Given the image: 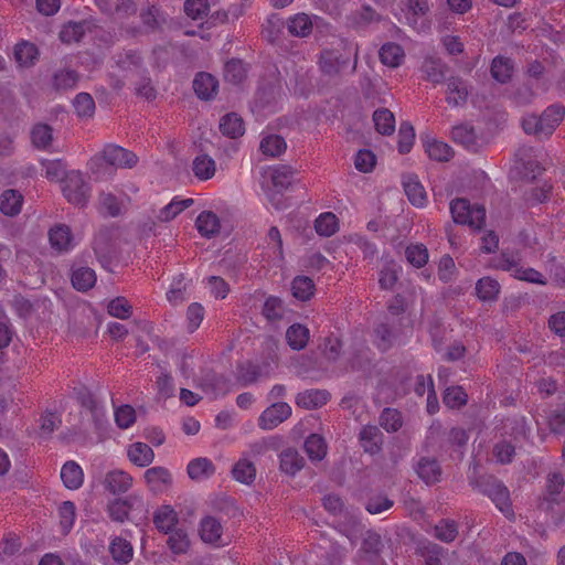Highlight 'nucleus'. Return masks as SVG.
<instances>
[{
  "instance_id": "nucleus-1",
  "label": "nucleus",
  "mask_w": 565,
  "mask_h": 565,
  "mask_svg": "<svg viewBox=\"0 0 565 565\" xmlns=\"http://www.w3.org/2000/svg\"><path fill=\"white\" fill-rule=\"evenodd\" d=\"M295 173L296 171L291 167L282 164L273 166L264 170L262 188L269 202L276 209L282 206L280 194L291 185Z\"/></svg>"
},
{
  "instance_id": "nucleus-2",
  "label": "nucleus",
  "mask_w": 565,
  "mask_h": 565,
  "mask_svg": "<svg viewBox=\"0 0 565 565\" xmlns=\"http://www.w3.org/2000/svg\"><path fill=\"white\" fill-rule=\"evenodd\" d=\"M565 116V107L559 104L548 106L542 116L526 115L522 119L525 134L539 139L548 138Z\"/></svg>"
},
{
  "instance_id": "nucleus-3",
  "label": "nucleus",
  "mask_w": 565,
  "mask_h": 565,
  "mask_svg": "<svg viewBox=\"0 0 565 565\" xmlns=\"http://www.w3.org/2000/svg\"><path fill=\"white\" fill-rule=\"evenodd\" d=\"M454 222L480 230L486 221V210L481 205H471L466 199H456L450 203Z\"/></svg>"
},
{
  "instance_id": "nucleus-4",
  "label": "nucleus",
  "mask_w": 565,
  "mask_h": 565,
  "mask_svg": "<svg viewBox=\"0 0 565 565\" xmlns=\"http://www.w3.org/2000/svg\"><path fill=\"white\" fill-rule=\"evenodd\" d=\"M497 268L509 271L513 277L520 280L537 285L546 284L540 271L521 265V257L519 254L502 253L498 260Z\"/></svg>"
},
{
  "instance_id": "nucleus-5",
  "label": "nucleus",
  "mask_w": 565,
  "mask_h": 565,
  "mask_svg": "<svg viewBox=\"0 0 565 565\" xmlns=\"http://www.w3.org/2000/svg\"><path fill=\"white\" fill-rule=\"evenodd\" d=\"M66 200L78 206H84L89 198V186L79 171L70 172L62 188Z\"/></svg>"
},
{
  "instance_id": "nucleus-6",
  "label": "nucleus",
  "mask_w": 565,
  "mask_h": 565,
  "mask_svg": "<svg viewBox=\"0 0 565 565\" xmlns=\"http://www.w3.org/2000/svg\"><path fill=\"white\" fill-rule=\"evenodd\" d=\"M98 160L115 169H129L137 163L135 153L116 145H107L100 152V156L95 157L93 161Z\"/></svg>"
},
{
  "instance_id": "nucleus-7",
  "label": "nucleus",
  "mask_w": 565,
  "mask_h": 565,
  "mask_svg": "<svg viewBox=\"0 0 565 565\" xmlns=\"http://www.w3.org/2000/svg\"><path fill=\"white\" fill-rule=\"evenodd\" d=\"M291 415V407L284 402L274 403L258 418V426L264 430L276 428Z\"/></svg>"
},
{
  "instance_id": "nucleus-8",
  "label": "nucleus",
  "mask_w": 565,
  "mask_h": 565,
  "mask_svg": "<svg viewBox=\"0 0 565 565\" xmlns=\"http://www.w3.org/2000/svg\"><path fill=\"white\" fill-rule=\"evenodd\" d=\"M113 2L114 0H95L99 10L111 17L114 21H122L124 19L134 15L137 11L134 0H117L115 7H113Z\"/></svg>"
},
{
  "instance_id": "nucleus-9",
  "label": "nucleus",
  "mask_w": 565,
  "mask_h": 565,
  "mask_svg": "<svg viewBox=\"0 0 565 565\" xmlns=\"http://www.w3.org/2000/svg\"><path fill=\"white\" fill-rule=\"evenodd\" d=\"M399 331L396 329V320H388L380 323L374 330V343L381 351H386L399 343Z\"/></svg>"
},
{
  "instance_id": "nucleus-10",
  "label": "nucleus",
  "mask_w": 565,
  "mask_h": 565,
  "mask_svg": "<svg viewBox=\"0 0 565 565\" xmlns=\"http://www.w3.org/2000/svg\"><path fill=\"white\" fill-rule=\"evenodd\" d=\"M470 94L468 83L459 76H450L447 79L446 102L448 105L458 107L467 103Z\"/></svg>"
},
{
  "instance_id": "nucleus-11",
  "label": "nucleus",
  "mask_w": 565,
  "mask_h": 565,
  "mask_svg": "<svg viewBox=\"0 0 565 565\" xmlns=\"http://www.w3.org/2000/svg\"><path fill=\"white\" fill-rule=\"evenodd\" d=\"M483 493L491 499L495 507L508 518L513 516L511 509L510 493L507 487L502 483L493 481L488 483Z\"/></svg>"
},
{
  "instance_id": "nucleus-12",
  "label": "nucleus",
  "mask_w": 565,
  "mask_h": 565,
  "mask_svg": "<svg viewBox=\"0 0 565 565\" xmlns=\"http://www.w3.org/2000/svg\"><path fill=\"white\" fill-rule=\"evenodd\" d=\"M200 536L203 542L215 545H225L223 539V525L218 519L212 515L204 516L200 522Z\"/></svg>"
},
{
  "instance_id": "nucleus-13",
  "label": "nucleus",
  "mask_w": 565,
  "mask_h": 565,
  "mask_svg": "<svg viewBox=\"0 0 565 565\" xmlns=\"http://www.w3.org/2000/svg\"><path fill=\"white\" fill-rule=\"evenodd\" d=\"M145 481L153 493L164 492L172 483L170 471L164 467H152L145 471Z\"/></svg>"
},
{
  "instance_id": "nucleus-14",
  "label": "nucleus",
  "mask_w": 565,
  "mask_h": 565,
  "mask_svg": "<svg viewBox=\"0 0 565 565\" xmlns=\"http://www.w3.org/2000/svg\"><path fill=\"white\" fill-rule=\"evenodd\" d=\"M420 71L424 79L440 84L446 77L448 66L438 57L427 56L422 63Z\"/></svg>"
},
{
  "instance_id": "nucleus-15",
  "label": "nucleus",
  "mask_w": 565,
  "mask_h": 565,
  "mask_svg": "<svg viewBox=\"0 0 565 565\" xmlns=\"http://www.w3.org/2000/svg\"><path fill=\"white\" fill-rule=\"evenodd\" d=\"M103 483L113 494L125 493L132 487V477L124 470L115 469L106 473Z\"/></svg>"
},
{
  "instance_id": "nucleus-16",
  "label": "nucleus",
  "mask_w": 565,
  "mask_h": 565,
  "mask_svg": "<svg viewBox=\"0 0 565 565\" xmlns=\"http://www.w3.org/2000/svg\"><path fill=\"white\" fill-rule=\"evenodd\" d=\"M404 191L409 202L417 207H424L427 203V193L416 175L408 174L403 179Z\"/></svg>"
},
{
  "instance_id": "nucleus-17",
  "label": "nucleus",
  "mask_w": 565,
  "mask_h": 565,
  "mask_svg": "<svg viewBox=\"0 0 565 565\" xmlns=\"http://www.w3.org/2000/svg\"><path fill=\"white\" fill-rule=\"evenodd\" d=\"M195 226L202 237L213 238L221 231V221L212 211H203L195 220Z\"/></svg>"
},
{
  "instance_id": "nucleus-18",
  "label": "nucleus",
  "mask_w": 565,
  "mask_h": 565,
  "mask_svg": "<svg viewBox=\"0 0 565 565\" xmlns=\"http://www.w3.org/2000/svg\"><path fill=\"white\" fill-rule=\"evenodd\" d=\"M423 143L425 152L431 160L444 162L449 161L454 156L451 147L436 138L426 136L423 138Z\"/></svg>"
},
{
  "instance_id": "nucleus-19",
  "label": "nucleus",
  "mask_w": 565,
  "mask_h": 565,
  "mask_svg": "<svg viewBox=\"0 0 565 565\" xmlns=\"http://www.w3.org/2000/svg\"><path fill=\"white\" fill-rule=\"evenodd\" d=\"M49 239L52 248L63 253L75 246L71 230L66 225H56L49 232Z\"/></svg>"
},
{
  "instance_id": "nucleus-20",
  "label": "nucleus",
  "mask_w": 565,
  "mask_h": 565,
  "mask_svg": "<svg viewBox=\"0 0 565 565\" xmlns=\"http://www.w3.org/2000/svg\"><path fill=\"white\" fill-rule=\"evenodd\" d=\"M128 459L138 467H148L154 460L152 448L146 443L136 441L127 448Z\"/></svg>"
},
{
  "instance_id": "nucleus-21",
  "label": "nucleus",
  "mask_w": 565,
  "mask_h": 565,
  "mask_svg": "<svg viewBox=\"0 0 565 565\" xmlns=\"http://www.w3.org/2000/svg\"><path fill=\"white\" fill-rule=\"evenodd\" d=\"M218 82L209 73H199L193 81V88L199 98L209 100L217 92Z\"/></svg>"
},
{
  "instance_id": "nucleus-22",
  "label": "nucleus",
  "mask_w": 565,
  "mask_h": 565,
  "mask_svg": "<svg viewBox=\"0 0 565 565\" xmlns=\"http://www.w3.org/2000/svg\"><path fill=\"white\" fill-rule=\"evenodd\" d=\"M303 465L302 456L295 448H287L279 455V467L286 475L295 476L302 469Z\"/></svg>"
},
{
  "instance_id": "nucleus-23",
  "label": "nucleus",
  "mask_w": 565,
  "mask_h": 565,
  "mask_svg": "<svg viewBox=\"0 0 565 565\" xmlns=\"http://www.w3.org/2000/svg\"><path fill=\"white\" fill-rule=\"evenodd\" d=\"M153 523L159 531L168 534L177 530L178 514L172 507L163 505L154 512Z\"/></svg>"
},
{
  "instance_id": "nucleus-24",
  "label": "nucleus",
  "mask_w": 565,
  "mask_h": 565,
  "mask_svg": "<svg viewBox=\"0 0 565 565\" xmlns=\"http://www.w3.org/2000/svg\"><path fill=\"white\" fill-rule=\"evenodd\" d=\"M61 479L67 489L76 490L84 482V472L77 462L71 460L63 465Z\"/></svg>"
},
{
  "instance_id": "nucleus-25",
  "label": "nucleus",
  "mask_w": 565,
  "mask_h": 565,
  "mask_svg": "<svg viewBox=\"0 0 565 565\" xmlns=\"http://www.w3.org/2000/svg\"><path fill=\"white\" fill-rule=\"evenodd\" d=\"M416 472L426 484L438 482L441 476L438 462L430 458H422L416 465Z\"/></svg>"
},
{
  "instance_id": "nucleus-26",
  "label": "nucleus",
  "mask_w": 565,
  "mask_h": 565,
  "mask_svg": "<svg viewBox=\"0 0 565 565\" xmlns=\"http://www.w3.org/2000/svg\"><path fill=\"white\" fill-rule=\"evenodd\" d=\"M329 393L321 390H307L299 393L296 398L298 406L306 409L321 407L329 401Z\"/></svg>"
},
{
  "instance_id": "nucleus-27",
  "label": "nucleus",
  "mask_w": 565,
  "mask_h": 565,
  "mask_svg": "<svg viewBox=\"0 0 565 565\" xmlns=\"http://www.w3.org/2000/svg\"><path fill=\"white\" fill-rule=\"evenodd\" d=\"M23 196L17 190H6L0 195V211L8 216H14L21 212Z\"/></svg>"
},
{
  "instance_id": "nucleus-28",
  "label": "nucleus",
  "mask_w": 565,
  "mask_h": 565,
  "mask_svg": "<svg viewBox=\"0 0 565 565\" xmlns=\"http://www.w3.org/2000/svg\"><path fill=\"white\" fill-rule=\"evenodd\" d=\"M192 171L200 181H206L215 175L216 163L210 156L202 153L193 159Z\"/></svg>"
},
{
  "instance_id": "nucleus-29",
  "label": "nucleus",
  "mask_w": 565,
  "mask_h": 565,
  "mask_svg": "<svg viewBox=\"0 0 565 565\" xmlns=\"http://www.w3.org/2000/svg\"><path fill=\"white\" fill-rule=\"evenodd\" d=\"M360 441L364 451L374 455L381 450L382 433L376 426H364L360 431Z\"/></svg>"
},
{
  "instance_id": "nucleus-30",
  "label": "nucleus",
  "mask_w": 565,
  "mask_h": 565,
  "mask_svg": "<svg viewBox=\"0 0 565 565\" xmlns=\"http://www.w3.org/2000/svg\"><path fill=\"white\" fill-rule=\"evenodd\" d=\"M310 338L309 329L300 323L290 326L286 331V340L288 345L296 351L306 348Z\"/></svg>"
},
{
  "instance_id": "nucleus-31",
  "label": "nucleus",
  "mask_w": 565,
  "mask_h": 565,
  "mask_svg": "<svg viewBox=\"0 0 565 565\" xmlns=\"http://www.w3.org/2000/svg\"><path fill=\"white\" fill-rule=\"evenodd\" d=\"M109 553L116 563L122 565L131 561L134 550L130 542L127 540L115 537L109 544Z\"/></svg>"
},
{
  "instance_id": "nucleus-32",
  "label": "nucleus",
  "mask_w": 565,
  "mask_h": 565,
  "mask_svg": "<svg viewBox=\"0 0 565 565\" xmlns=\"http://www.w3.org/2000/svg\"><path fill=\"white\" fill-rule=\"evenodd\" d=\"M381 62L390 67H398L405 57L404 50L396 43H385L380 50Z\"/></svg>"
},
{
  "instance_id": "nucleus-33",
  "label": "nucleus",
  "mask_w": 565,
  "mask_h": 565,
  "mask_svg": "<svg viewBox=\"0 0 565 565\" xmlns=\"http://www.w3.org/2000/svg\"><path fill=\"white\" fill-rule=\"evenodd\" d=\"M186 470L192 480L207 479L215 472L214 465L207 458H196L191 460Z\"/></svg>"
},
{
  "instance_id": "nucleus-34",
  "label": "nucleus",
  "mask_w": 565,
  "mask_h": 565,
  "mask_svg": "<svg viewBox=\"0 0 565 565\" xmlns=\"http://www.w3.org/2000/svg\"><path fill=\"white\" fill-rule=\"evenodd\" d=\"M38 55V47L33 43L22 41L14 47V58L21 67H29L33 65Z\"/></svg>"
},
{
  "instance_id": "nucleus-35",
  "label": "nucleus",
  "mask_w": 565,
  "mask_h": 565,
  "mask_svg": "<svg viewBox=\"0 0 565 565\" xmlns=\"http://www.w3.org/2000/svg\"><path fill=\"white\" fill-rule=\"evenodd\" d=\"M194 203L193 199H179L174 198L170 203H168L166 206H163L159 214L157 215V218L160 222H170L174 217H177L181 212H183L185 209L190 207Z\"/></svg>"
},
{
  "instance_id": "nucleus-36",
  "label": "nucleus",
  "mask_w": 565,
  "mask_h": 565,
  "mask_svg": "<svg viewBox=\"0 0 565 565\" xmlns=\"http://www.w3.org/2000/svg\"><path fill=\"white\" fill-rule=\"evenodd\" d=\"M220 129L223 135L233 139L241 137L245 131L243 119L234 113L222 117Z\"/></svg>"
},
{
  "instance_id": "nucleus-37",
  "label": "nucleus",
  "mask_w": 565,
  "mask_h": 565,
  "mask_svg": "<svg viewBox=\"0 0 565 565\" xmlns=\"http://www.w3.org/2000/svg\"><path fill=\"white\" fill-rule=\"evenodd\" d=\"M305 451L311 461H320L327 455V444L318 434H311L305 440Z\"/></svg>"
},
{
  "instance_id": "nucleus-38",
  "label": "nucleus",
  "mask_w": 565,
  "mask_h": 565,
  "mask_svg": "<svg viewBox=\"0 0 565 565\" xmlns=\"http://www.w3.org/2000/svg\"><path fill=\"white\" fill-rule=\"evenodd\" d=\"M373 121L377 132L392 135L395 131L394 114L387 108L376 109L373 114Z\"/></svg>"
},
{
  "instance_id": "nucleus-39",
  "label": "nucleus",
  "mask_w": 565,
  "mask_h": 565,
  "mask_svg": "<svg viewBox=\"0 0 565 565\" xmlns=\"http://www.w3.org/2000/svg\"><path fill=\"white\" fill-rule=\"evenodd\" d=\"M73 287L79 291H87L96 284V274L89 267H78L72 274Z\"/></svg>"
},
{
  "instance_id": "nucleus-40",
  "label": "nucleus",
  "mask_w": 565,
  "mask_h": 565,
  "mask_svg": "<svg viewBox=\"0 0 565 565\" xmlns=\"http://www.w3.org/2000/svg\"><path fill=\"white\" fill-rule=\"evenodd\" d=\"M232 475L236 481L249 484L256 477L255 465L250 460L242 458L233 467Z\"/></svg>"
},
{
  "instance_id": "nucleus-41",
  "label": "nucleus",
  "mask_w": 565,
  "mask_h": 565,
  "mask_svg": "<svg viewBox=\"0 0 565 565\" xmlns=\"http://www.w3.org/2000/svg\"><path fill=\"white\" fill-rule=\"evenodd\" d=\"M320 70L327 75H335L345 64L342 56L334 51H323L320 56Z\"/></svg>"
},
{
  "instance_id": "nucleus-42",
  "label": "nucleus",
  "mask_w": 565,
  "mask_h": 565,
  "mask_svg": "<svg viewBox=\"0 0 565 565\" xmlns=\"http://www.w3.org/2000/svg\"><path fill=\"white\" fill-rule=\"evenodd\" d=\"M288 31L295 36L305 38L312 31V20L306 13H297L288 20Z\"/></svg>"
},
{
  "instance_id": "nucleus-43",
  "label": "nucleus",
  "mask_w": 565,
  "mask_h": 565,
  "mask_svg": "<svg viewBox=\"0 0 565 565\" xmlns=\"http://www.w3.org/2000/svg\"><path fill=\"white\" fill-rule=\"evenodd\" d=\"M286 141L278 135H268L260 141L259 149L267 157H277L285 152Z\"/></svg>"
},
{
  "instance_id": "nucleus-44",
  "label": "nucleus",
  "mask_w": 565,
  "mask_h": 565,
  "mask_svg": "<svg viewBox=\"0 0 565 565\" xmlns=\"http://www.w3.org/2000/svg\"><path fill=\"white\" fill-rule=\"evenodd\" d=\"M291 291L295 298L306 301L309 300L315 291V284L307 276H297L291 284Z\"/></svg>"
},
{
  "instance_id": "nucleus-45",
  "label": "nucleus",
  "mask_w": 565,
  "mask_h": 565,
  "mask_svg": "<svg viewBox=\"0 0 565 565\" xmlns=\"http://www.w3.org/2000/svg\"><path fill=\"white\" fill-rule=\"evenodd\" d=\"M512 72L513 65L510 58L502 56L493 58L491 64V75L495 81L507 83L511 78Z\"/></svg>"
},
{
  "instance_id": "nucleus-46",
  "label": "nucleus",
  "mask_w": 565,
  "mask_h": 565,
  "mask_svg": "<svg viewBox=\"0 0 565 565\" xmlns=\"http://www.w3.org/2000/svg\"><path fill=\"white\" fill-rule=\"evenodd\" d=\"M315 228L320 236H332L339 228L338 218L331 212L322 213L317 217Z\"/></svg>"
},
{
  "instance_id": "nucleus-47",
  "label": "nucleus",
  "mask_w": 565,
  "mask_h": 565,
  "mask_svg": "<svg viewBox=\"0 0 565 565\" xmlns=\"http://www.w3.org/2000/svg\"><path fill=\"white\" fill-rule=\"evenodd\" d=\"M31 140L38 149H49L53 141L52 128L45 124H38L31 130Z\"/></svg>"
},
{
  "instance_id": "nucleus-48",
  "label": "nucleus",
  "mask_w": 565,
  "mask_h": 565,
  "mask_svg": "<svg viewBox=\"0 0 565 565\" xmlns=\"http://www.w3.org/2000/svg\"><path fill=\"white\" fill-rule=\"evenodd\" d=\"M87 25L88 23L86 21L70 22L65 24L60 32L61 41L68 44L78 42L87 30Z\"/></svg>"
},
{
  "instance_id": "nucleus-49",
  "label": "nucleus",
  "mask_w": 565,
  "mask_h": 565,
  "mask_svg": "<svg viewBox=\"0 0 565 565\" xmlns=\"http://www.w3.org/2000/svg\"><path fill=\"white\" fill-rule=\"evenodd\" d=\"M499 282L490 277H483L479 279L476 285L477 296L483 301L494 300L499 294Z\"/></svg>"
},
{
  "instance_id": "nucleus-50",
  "label": "nucleus",
  "mask_w": 565,
  "mask_h": 565,
  "mask_svg": "<svg viewBox=\"0 0 565 565\" xmlns=\"http://www.w3.org/2000/svg\"><path fill=\"white\" fill-rule=\"evenodd\" d=\"M131 505L126 499H115L107 504L108 516L115 521L122 523L129 514Z\"/></svg>"
},
{
  "instance_id": "nucleus-51",
  "label": "nucleus",
  "mask_w": 565,
  "mask_h": 565,
  "mask_svg": "<svg viewBox=\"0 0 565 565\" xmlns=\"http://www.w3.org/2000/svg\"><path fill=\"white\" fill-rule=\"evenodd\" d=\"M58 516L63 533H68L76 519L75 504L72 501H64L58 508Z\"/></svg>"
},
{
  "instance_id": "nucleus-52",
  "label": "nucleus",
  "mask_w": 565,
  "mask_h": 565,
  "mask_svg": "<svg viewBox=\"0 0 565 565\" xmlns=\"http://www.w3.org/2000/svg\"><path fill=\"white\" fill-rule=\"evenodd\" d=\"M406 259L415 267L420 268L428 262V250L423 244H413L405 250Z\"/></svg>"
},
{
  "instance_id": "nucleus-53",
  "label": "nucleus",
  "mask_w": 565,
  "mask_h": 565,
  "mask_svg": "<svg viewBox=\"0 0 565 565\" xmlns=\"http://www.w3.org/2000/svg\"><path fill=\"white\" fill-rule=\"evenodd\" d=\"M169 534L170 535L168 537L167 544L171 552L174 554L185 553L190 546L188 534L181 529H177Z\"/></svg>"
},
{
  "instance_id": "nucleus-54",
  "label": "nucleus",
  "mask_w": 565,
  "mask_h": 565,
  "mask_svg": "<svg viewBox=\"0 0 565 565\" xmlns=\"http://www.w3.org/2000/svg\"><path fill=\"white\" fill-rule=\"evenodd\" d=\"M414 140V127L407 121L402 122L398 130V151L403 154L408 153L413 148Z\"/></svg>"
},
{
  "instance_id": "nucleus-55",
  "label": "nucleus",
  "mask_w": 565,
  "mask_h": 565,
  "mask_svg": "<svg viewBox=\"0 0 565 565\" xmlns=\"http://www.w3.org/2000/svg\"><path fill=\"white\" fill-rule=\"evenodd\" d=\"M246 76V70L242 61L231 60L225 64L224 77L228 83L239 84Z\"/></svg>"
},
{
  "instance_id": "nucleus-56",
  "label": "nucleus",
  "mask_w": 565,
  "mask_h": 565,
  "mask_svg": "<svg viewBox=\"0 0 565 565\" xmlns=\"http://www.w3.org/2000/svg\"><path fill=\"white\" fill-rule=\"evenodd\" d=\"M114 415L115 422L120 429H127L136 422V411L128 404L116 407Z\"/></svg>"
},
{
  "instance_id": "nucleus-57",
  "label": "nucleus",
  "mask_w": 565,
  "mask_h": 565,
  "mask_svg": "<svg viewBox=\"0 0 565 565\" xmlns=\"http://www.w3.org/2000/svg\"><path fill=\"white\" fill-rule=\"evenodd\" d=\"M435 536L446 543L452 542L458 535V526L456 522L450 520H441L434 529Z\"/></svg>"
},
{
  "instance_id": "nucleus-58",
  "label": "nucleus",
  "mask_w": 565,
  "mask_h": 565,
  "mask_svg": "<svg viewBox=\"0 0 565 565\" xmlns=\"http://www.w3.org/2000/svg\"><path fill=\"white\" fill-rule=\"evenodd\" d=\"M406 8H407V20L411 24H416V19L418 17L426 15L429 10V0H407L406 1Z\"/></svg>"
},
{
  "instance_id": "nucleus-59",
  "label": "nucleus",
  "mask_w": 565,
  "mask_h": 565,
  "mask_svg": "<svg viewBox=\"0 0 565 565\" xmlns=\"http://www.w3.org/2000/svg\"><path fill=\"white\" fill-rule=\"evenodd\" d=\"M76 114L79 117H90L95 111V103L93 97L87 93H79L73 102Z\"/></svg>"
},
{
  "instance_id": "nucleus-60",
  "label": "nucleus",
  "mask_w": 565,
  "mask_h": 565,
  "mask_svg": "<svg viewBox=\"0 0 565 565\" xmlns=\"http://www.w3.org/2000/svg\"><path fill=\"white\" fill-rule=\"evenodd\" d=\"M444 403L449 408H459L467 403V394L460 386H451L445 391Z\"/></svg>"
},
{
  "instance_id": "nucleus-61",
  "label": "nucleus",
  "mask_w": 565,
  "mask_h": 565,
  "mask_svg": "<svg viewBox=\"0 0 565 565\" xmlns=\"http://www.w3.org/2000/svg\"><path fill=\"white\" fill-rule=\"evenodd\" d=\"M282 28V20L278 15L271 14L267 18L265 24L263 25V35L267 39V41L273 43L279 38Z\"/></svg>"
},
{
  "instance_id": "nucleus-62",
  "label": "nucleus",
  "mask_w": 565,
  "mask_h": 565,
  "mask_svg": "<svg viewBox=\"0 0 565 565\" xmlns=\"http://www.w3.org/2000/svg\"><path fill=\"white\" fill-rule=\"evenodd\" d=\"M380 423H381V426L386 430V431H396L401 428L402 426V416H401V413L397 412L396 409H392V408H385L382 414H381V417H380Z\"/></svg>"
},
{
  "instance_id": "nucleus-63",
  "label": "nucleus",
  "mask_w": 565,
  "mask_h": 565,
  "mask_svg": "<svg viewBox=\"0 0 565 565\" xmlns=\"http://www.w3.org/2000/svg\"><path fill=\"white\" fill-rule=\"evenodd\" d=\"M108 313L118 319H127L131 316V306L124 297H117L108 303Z\"/></svg>"
},
{
  "instance_id": "nucleus-64",
  "label": "nucleus",
  "mask_w": 565,
  "mask_h": 565,
  "mask_svg": "<svg viewBox=\"0 0 565 565\" xmlns=\"http://www.w3.org/2000/svg\"><path fill=\"white\" fill-rule=\"evenodd\" d=\"M263 315L269 321L281 319L284 315L282 301L276 297L267 298L263 307Z\"/></svg>"
}]
</instances>
